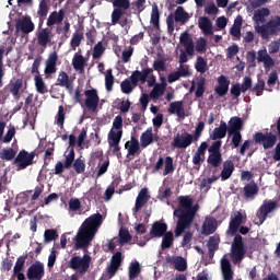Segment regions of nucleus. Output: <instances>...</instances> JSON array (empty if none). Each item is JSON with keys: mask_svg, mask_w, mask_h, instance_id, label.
Segmentation results:
<instances>
[{"mask_svg": "<svg viewBox=\"0 0 280 280\" xmlns=\"http://www.w3.org/2000/svg\"><path fill=\"white\" fill-rule=\"evenodd\" d=\"M198 205L194 206V199L191 197H178V207L173 212V215L177 218L175 237H180L194 224L196 213H198Z\"/></svg>", "mask_w": 280, "mask_h": 280, "instance_id": "nucleus-1", "label": "nucleus"}, {"mask_svg": "<svg viewBox=\"0 0 280 280\" xmlns=\"http://www.w3.org/2000/svg\"><path fill=\"white\" fill-rule=\"evenodd\" d=\"M102 213L97 212L84 220V222L81 224V228L79 229V232L74 237V250L89 248V244L93 242L95 233H97V230L100 229V226H102Z\"/></svg>", "mask_w": 280, "mask_h": 280, "instance_id": "nucleus-2", "label": "nucleus"}, {"mask_svg": "<svg viewBox=\"0 0 280 280\" xmlns=\"http://www.w3.org/2000/svg\"><path fill=\"white\" fill-rule=\"evenodd\" d=\"M255 32L259 34L264 40H268L270 36H278L280 34V16H276L262 25L255 26Z\"/></svg>", "mask_w": 280, "mask_h": 280, "instance_id": "nucleus-3", "label": "nucleus"}, {"mask_svg": "<svg viewBox=\"0 0 280 280\" xmlns=\"http://www.w3.org/2000/svg\"><path fill=\"white\" fill-rule=\"evenodd\" d=\"M244 257H246V247H244V238L242 237V235L236 234L231 246V259L233 264L237 265L241 261H244Z\"/></svg>", "mask_w": 280, "mask_h": 280, "instance_id": "nucleus-4", "label": "nucleus"}, {"mask_svg": "<svg viewBox=\"0 0 280 280\" xmlns=\"http://www.w3.org/2000/svg\"><path fill=\"white\" fill-rule=\"evenodd\" d=\"M179 43H182V45H184L185 50H180L178 62H179V65H185V62H187L189 60V58H187V56H194V54H196V49L194 46V39L187 32H184V33H182V35L179 37Z\"/></svg>", "mask_w": 280, "mask_h": 280, "instance_id": "nucleus-5", "label": "nucleus"}, {"mask_svg": "<svg viewBox=\"0 0 280 280\" xmlns=\"http://www.w3.org/2000/svg\"><path fill=\"white\" fill-rule=\"evenodd\" d=\"M222 140H217L208 148L209 156L207 159L208 165L211 167H220L222 165Z\"/></svg>", "mask_w": 280, "mask_h": 280, "instance_id": "nucleus-6", "label": "nucleus"}, {"mask_svg": "<svg viewBox=\"0 0 280 280\" xmlns=\"http://www.w3.org/2000/svg\"><path fill=\"white\" fill-rule=\"evenodd\" d=\"M69 268L78 270L79 275H86L91 268V256L89 254H84L83 257L73 256L69 261Z\"/></svg>", "mask_w": 280, "mask_h": 280, "instance_id": "nucleus-7", "label": "nucleus"}, {"mask_svg": "<svg viewBox=\"0 0 280 280\" xmlns=\"http://www.w3.org/2000/svg\"><path fill=\"white\" fill-rule=\"evenodd\" d=\"M113 12H112V24L117 25L121 20V16L128 14L126 11L130 10V0H112Z\"/></svg>", "mask_w": 280, "mask_h": 280, "instance_id": "nucleus-8", "label": "nucleus"}, {"mask_svg": "<svg viewBox=\"0 0 280 280\" xmlns=\"http://www.w3.org/2000/svg\"><path fill=\"white\" fill-rule=\"evenodd\" d=\"M254 142L262 145L264 150H270L273 145H277L278 137L272 132H256L253 136Z\"/></svg>", "mask_w": 280, "mask_h": 280, "instance_id": "nucleus-9", "label": "nucleus"}, {"mask_svg": "<svg viewBox=\"0 0 280 280\" xmlns=\"http://www.w3.org/2000/svg\"><path fill=\"white\" fill-rule=\"evenodd\" d=\"M34 159H36L35 152H27L25 150H21L14 159V165L19 167V170H27L30 165H34Z\"/></svg>", "mask_w": 280, "mask_h": 280, "instance_id": "nucleus-10", "label": "nucleus"}, {"mask_svg": "<svg viewBox=\"0 0 280 280\" xmlns=\"http://www.w3.org/2000/svg\"><path fill=\"white\" fill-rule=\"evenodd\" d=\"M194 141H196L194 135L184 131L182 135L177 133L176 137H174L171 147L176 148L177 150H186V148H189Z\"/></svg>", "mask_w": 280, "mask_h": 280, "instance_id": "nucleus-11", "label": "nucleus"}, {"mask_svg": "<svg viewBox=\"0 0 280 280\" xmlns=\"http://www.w3.org/2000/svg\"><path fill=\"white\" fill-rule=\"evenodd\" d=\"M85 95V107L88 110H92V113H97V106H100V95L97 94L96 89L86 90L84 92Z\"/></svg>", "mask_w": 280, "mask_h": 280, "instance_id": "nucleus-12", "label": "nucleus"}, {"mask_svg": "<svg viewBox=\"0 0 280 280\" xmlns=\"http://www.w3.org/2000/svg\"><path fill=\"white\" fill-rule=\"evenodd\" d=\"M152 73H154L152 68H144L142 71L136 70L131 73L129 80H131L133 86H139V82L145 84V82H148V78H150Z\"/></svg>", "mask_w": 280, "mask_h": 280, "instance_id": "nucleus-13", "label": "nucleus"}, {"mask_svg": "<svg viewBox=\"0 0 280 280\" xmlns=\"http://www.w3.org/2000/svg\"><path fill=\"white\" fill-rule=\"evenodd\" d=\"M26 277L28 280H42L45 277V265L40 261H35L28 267Z\"/></svg>", "mask_w": 280, "mask_h": 280, "instance_id": "nucleus-14", "label": "nucleus"}, {"mask_svg": "<svg viewBox=\"0 0 280 280\" xmlns=\"http://www.w3.org/2000/svg\"><path fill=\"white\" fill-rule=\"evenodd\" d=\"M36 38L37 45L43 47V49H47V46L51 45V40H54V33L49 27L42 28L36 33Z\"/></svg>", "mask_w": 280, "mask_h": 280, "instance_id": "nucleus-15", "label": "nucleus"}, {"mask_svg": "<svg viewBox=\"0 0 280 280\" xmlns=\"http://www.w3.org/2000/svg\"><path fill=\"white\" fill-rule=\"evenodd\" d=\"M124 262V257L121 256V252H116L110 259L109 265L107 266V275L109 279H113L117 275L119 268H121V264Z\"/></svg>", "mask_w": 280, "mask_h": 280, "instance_id": "nucleus-16", "label": "nucleus"}, {"mask_svg": "<svg viewBox=\"0 0 280 280\" xmlns=\"http://www.w3.org/2000/svg\"><path fill=\"white\" fill-rule=\"evenodd\" d=\"M55 85L66 89L68 93H73V79H71L65 71L59 72Z\"/></svg>", "mask_w": 280, "mask_h": 280, "instance_id": "nucleus-17", "label": "nucleus"}, {"mask_svg": "<svg viewBox=\"0 0 280 280\" xmlns=\"http://www.w3.org/2000/svg\"><path fill=\"white\" fill-rule=\"evenodd\" d=\"M276 209H277V201H269L260 206L257 212V218L260 224H264V222H266V219L268 218V213H272V211H275Z\"/></svg>", "mask_w": 280, "mask_h": 280, "instance_id": "nucleus-18", "label": "nucleus"}, {"mask_svg": "<svg viewBox=\"0 0 280 280\" xmlns=\"http://www.w3.org/2000/svg\"><path fill=\"white\" fill-rule=\"evenodd\" d=\"M244 223V215H242V212L237 211L235 213V217H233L230 221L229 230H228V235H235L237 231H240V226Z\"/></svg>", "mask_w": 280, "mask_h": 280, "instance_id": "nucleus-19", "label": "nucleus"}, {"mask_svg": "<svg viewBox=\"0 0 280 280\" xmlns=\"http://www.w3.org/2000/svg\"><path fill=\"white\" fill-rule=\"evenodd\" d=\"M34 22H32V18H25L24 20H19L15 24L16 32H21L22 34H31L34 32Z\"/></svg>", "mask_w": 280, "mask_h": 280, "instance_id": "nucleus-20", "label": "nucleus"}, {"mask_svg": "<svg viewBox=\"0 0 280 280\" xmlns=\"http://www.w3.org/2000/svg\"><path fill=\"white\" fill-rule=\"evenodd\" d=\"M198 27L201 30L205 36H213V22L207 16H200L198 19Z\"/></svg>", "mask_w": 280, "mask_h": 280, "instance_id": "nucleus-21", "label": "nucleus"}, {"mask_svg": "<svg viewBox=\"0 0 280 280\" xmlns=\"http://www.w3.org/2000/svg\"><path fill=\"white\" fill-rule=\"evenodd\" d=\"M148 200H150V195H148V188H142L138 194V197L136 198L133 213H139V211L143 209V206L148 205Z\"/></svg>", "mask_w": 280, "mask_h": 280, "instance_id": "nucleus-22", "label": "nucleus"}, {"mask_svg": "<svg viewBox=\"0 0 280 280\" xmlns=\"http://www.w3.org/2000/svg\"><path fill=\"white\" fill-rule=\"evenodd\" d=\"M125 149L127 150L128 156H139L141 154L139 140L135 137H131V140L125 143Z\"/></svg>", "mask_w": 280, "mask_h": 280, "instance_id": "nucleus-23", "label": "nucleus"}, {"mask_svg": "<svg viewBox=\"0 0 280 280\" xmlns=\"http://www.w3.org/2000/svg\"><path fill=\"white\" fill-rule=\"evenodd\" d=\"M166 264H172L178 272H185L187 270V259L182 256L167 257Z\"/></svg>", "mask_w": 280, "mask_h": 280, "instance_id": "nucleus-24", "label": "nucleus"}, {"mask_svg": "<svg viewBox=\"0 0 280 280\" xmlns=\"http://www.w3.org/2000/svg\"><path fill=\"white\" fill-rule=\"evenodd\" d=\"M221 272L223 280H233L235 277V271H233V266L228 258L221 259Z\"/></svg>", "mask_w": 280, "mask_h": 280, "instance_id": "nucleus-25", "label": "nucleus"}, {"mask_svg": "<svg viewBox=\"0 0 280 280\" xmlns=\"http://www.w3.org/2000/svg\"><path fill=\"white\" fill-rule=\"evenodd\" d=\"M218 84L219 85L214 88V92L217 93V95H219V97H224V95L229 93V86L231 84V81L224 75H220L218 78Z\"/></svg>", "mask_w": 280, "mask_h": 280, "instance_id": "nucleus-26", "label": "nucleus"}, {"mask_svg": "<svg viewBox=\"0 0 280 280\" xmlns=\"http://www.w3.org/2000/svg\"><path fill=\"white\" fill-rule=\"evenodd\" d=\"M58 63V54L52 52L49 55L48 59L46 60V67H45V74L46 75H54L56 71H58V68H56V65Z\"/></svg>", "mask_w": 280, "mask_h": 280, "instance_id": "nucleus-27", "label": "nucleus"}, {"mask_svg": "<svg viewBox=\"0 0 280 280\" xmlns=\"http://www.w3.org/2000/svg\"><path fill=\"white\" fill-rule=\"evenodd\" d=\"M121 133H113V131L108 132L107 141L109 148L113 149V154H117L121 150V147H119V143H121Z\"/></svg>", "mask_w": 280, "mask_h": 280, "instance_id": "nucleus-28", "label": "nucleus"}, {"mask_svg": "<svg viewBox=\"0 0 280 280\" xmlns=\"http://www.w3.org/2000/svg\"><path fill=\"white\" fill-rule=\"evenodd\" d=\"M167 233V223L155 221L150 230L151 237H163Z\"/></svg>", "mask_w": 280, "mask_h": 280, "instance_id": "nucleus-29", "label": "nucleus"}, {"mask_svg": "<svg viewBox=\"0 0 280 280\" xmlns=\"http://www.w3.org/2000/svg\"><path fill=\"white\" fill-rule=\"evenodd\" d=\"M154 141H159V137H154V133H152V127H149L144 132L141 133L140 145L141 148H148V145H151V143H154Z\"/></svg>", "mask_w": 280, "mask_h": 280, "instance_id": "nucleus-30", "label": "nucleus"}, {"mask_svg": "<svg viewBox=\"0 0 280 280\" xmlns=\"http://www.w3.org/2000/svg\"><path fill=\"white\" fill-rule=\"evenodd\" d=\"M65 21V11L62 9L58 11H52L46 22L47 27H54V25H58Z\"/></svg>", "mask_w": 280, "mask_h": 280, "instance_id": "nucleus-31", "label": "nucleus"}, {"mask_svg": "<svg viewBox=\"0 0 280 280\" xmlns=\"http://www.w3.org/2000/svg\"><path fill=\"white\" fill-rule=\"evenodd\" d=\"M244 128V120L240 117L234 116L229 120L228 135L231 137L233 132H242Z\"/></svg>", "mask_w": 280, "mask_h": 280, "instance_id": "nucleus-32", "label": "nucleus"}, {"mask_svg": "<svg viewBox=\"0 0 280 280\" xmlns=\"http://www.w3.org/2000/svg\"><path fill=\"white\" fill-rule=\"evenodd\" d=\"M226 132H229V126L224 120H221L220 126L214 128L212 133L210 135V139H212V141H218V139H224V137H226Z\"/></svg>", "mask_w": 280, "mask_h": 280, "instance_id": "nucleus-33", "label": "nucleus"}, {"mask_svg": "<svg viewBox=\"0 0 280 280\" xmlns=\"http://www.w3.org/2000/svg\"><path fill=\"white\" fill-rule=\"evenodd\" d=\"M170 115H177L179 119H185V107L183 106V101H175L170 104L168 107Z\"/></svg>", "mask_w": 280, "mask_h": 280, "instance_id": "nucleus-34", "label": "nucleus"}, {"mask_svg": "<svg viewBox=\"0 0 280 280\" xmlns=\"http://www.w3.org/2000/svg\"><path fill=\"white\" fill-rule=\"evenodd\" d=\"M243 191L247 200H255V197L259 194V186L255 182H250L244 186Z\"/></svg>", "mask_w": 280, "mask_h": 280, "instance_id": "nucleus-35", "label": "nucleus"}, {"mask_svg": "<svg viewBox=\"0 0 280 280\" xmlns=\"http://www.w3.org/2000/svg\"><path fill=\"white\" fill-rule=\"evenodd\" d=\"M233 172H235V163H233L232 160H226L221 171V180H229V178L233 176Z\"/></svg>", "mask_w": 280, "mask_h": 280, "instance_id": "nucleus-36", "label": "nucleus"}, {"mask_svg": "<svg viewBox=\"0 0 280 280\" xmlns=\"http://www.w3.org/2000/svg\"><path fill=\"white\" fill-rule=\"evenodd\" d=\"M218 221L214 218H208L202 224L201 233L202 235H213V232L217 231Z\"/></svg>", "mask_w": 280, "mask_h": 280, "instance_id": "nucleus-37", "label": "nucleus"}, {"mask_svg": "<svg viewBox=\"0 0 280 280\" xmlns=\"http://www.w3.org/2000/svg\"><path fill=\"white\" fill-rule=\"evenodd\" d=\"M8 89L15 100H20V91L23 89V79H16L14 82L11 81Z\"/></svg>", "mask_w": 280, "mask_h": 280, "instance_id": "nucleus-38", "label": "nucleus"}, {"mask_svg": "<svg viewBox=\"0 0 280 280\" xmlns=\"http://www.w3.org/2000/svg\"><path fill=\"white\" fill-rule=\"evenodd\" d=\"M47 14H49V4H47L46 0H40L37 11V16L39 18V27L43 26L45 19H47Z\"/></svg>", "mask_w": 280, "mask_h": 280, "instance_id": "nucleus-39", "label": "nucleus"}, {"mask_svg": "<svg viewBox=\"0 0 280 280\" xmlns=\"http://www.w3.org/2000/svg\"><path fill=\"white\" fill-rule=\"evenodd\" d=\"M109 132H113L114 135L120 133V137H124V118L121 115H118L114 118L113 127Z\"/></svg>", "mask_w": 280, "mask_h": 280, "instance_id": "nucleus-40", "label": "nucleus"}, {"mask_svg": "<svg viewBox=\"0 0 280 280\" xmlns=\"http://www.w3.org/2000/svg\"><path fill=\"white\" fill-rule=\"evenodd\" d=\"M174 19H175L176 23H182L183 25H185V23H187V21H189V13H187L185 11V8L177 7V9L175 10V13H174Z\"/></svg>", "mask_w": 280, "mask_h": 280, "instance_id": "nucleus-41", "label": "nucleus"}, {"mask_svg": "<svg viewBox=\"0 0 280 280\" xmlns=\"http://www.w3.org/2000/svg\"><path fill=\"white\" fill-rule=\"evenodd\" d=\"M140 275H141V265L139 264V261L136 260L133 262H130L128 268V279L135 280Z\"/></svg>", "mask_w": 280, "mask_h": 280, "instance_id": "nucleus-42", "label": "nucleus"}, {"mask_svg": "<svg viewBox=\"0 0 280 280\" xmlns=\"http://www.w3.org/2000/svg\"><path fill=\"white\" fill-rule=\"evenodd\" d=\"M266 16H270V9L262 8L255 11L253 20L255 23H266Z\"/></svg>", "mask_w": 280, "mask_h": 280, "instance_id": "nucleus-43", "label": "nucleus"}, {"mask_svg": "<svg viewBox=\"0 0 280 280\" xmlns=\"http://www.w3.org/2000/svg\"><path fill=\"white\" fill-rule=\"evenodd\" d=\"M72 67L75 71H84V67H86V59H84V56L74 54Z\"/></svg>", "mask_w": 280, "mask_h": 280, "instance_id": "nucleus-44", "label": "nucleus"}, {"mask_svg": "<svg viewBox=\"0 0 280 280\" xmlns=\"http://www.w3.org/2000/svg\"><path fill=\"white\" fill-rule=\"evenodd\" d=\"M162 237H163L162 244H161L162 250H167V248H172V246H174V233L173 232H166Z\"/></svg>", "mask_w": 280, "mask_h": 280, "instance_id": "nucleus-45", "label": "nucleus"}, {"mask_svg": "<svg viewBox=\"0 0 280 280\" xmlns=\"http://www.w3.org/2000/svg\"><path fill=\"white\" fill-rule=\"evenodd\" d=\"M161 19V13L159 12V5L154 4L152 7L151 12V23L155 30H160L161 25L159 24V21Z\"/></svg>", "mask_w": 280, "mask_h": 280, "instance_id": "nucleus-46", "label": "nucleus"}, {"mask_svg": "<svg viewBox=\"0 0 280 280\" xmlns=\"http://www.w3.org/2000/svg\"><path fill=\"white\" fill-rule=\"evenodd\" d=\"M34 82H35V89L37 93H40V95H45V93H47V85L45 84L43 77L35 75Z\"/></svg>", "mask_w": 280, "mask_h": 280, "instance_id": "nucleus-47", "label": "nucleus"}, {"mask_svg": "<svg viewBox=\"0 0 280 280\" xmlns=\"http://www.w3.org/2000/svg\"><path fill=\"white\" fill-rule=\"evenodd\" d=\"M0 159H2V161H13V159H16V151L12 148L2 149Z\"/></svg>", "mask_w": 280, "mask_h": 280, "instance_id": "nucleus-48", "label": "nucleus"}, {"mask_svg": "<svg viewBox=\"0 0 280 280\" xmlns=\"http://www.w3.org/2000/svg\"><path fill=\"white\" fill-rule=\"evenodd\" d=\"M136 88L137 86L132 84V81L130 79H125L120 83V90L122 93H125V95H130V93H132V91H135Z\"/></svg>", "mask_w": 280, "mask_h": 280, "instance_id": "nucleus-49", "label": "nucleus"}, {"mask_svg": "<svg viewBox=\"0 0 280 280\" xmlns=\"http://www.w3.org/2000/svg\"><path fill=\"white\" fill-rule=\"evenodd\" d=\"M163 93H165V85L155 84L153 90L150 92V97L151 100H159Z\"/></svg>", "mask_w": 280, "mask_h": 280, "instance_id": "nucleus-50", "label": "nucleus"}, {"mask_svg": "<svg viewBox=\"0 0 280 280\" xmlns=\"http://www.w3.org/2000/svg\"><path fill=\"white\" fill-rule=\"evenodd\" d=\"M115 84V77L113 75V70L108 69L105 75V89L110 93L113 91V86Z\"/></svg>", "mask_w": 280, "mask_h": 280, "instance_id": "nucleus-51", "label": "nucleus"}, {"mask_svg": "<svg viewBox=\"0 0 280 280\" xmlns=\"http://www.w3.org/2000/svg\"><path fill=\"white\" fill-rule=\"evenodd\" d=\"M106 51V48H104V44L102 42H98L94 48H93V60H100L101 56H104V52Z\"/></svg>", "mask_w": 280, "mask_h": 280, "instance_id": "nucleus-52", "label": "nucleus"}, {"mask_svg": "<svg viewBox=\"0 0 280 280\" xmlns=\"http://www.w3.org/2000/svg\"><path fill=\"white\" fill-rule=\"evenodd\" d=\"M58 237V231L54 229L45 230L44 232V242L46 244H49L50 242H55V240Z\"/></svg>", "mask_w": 280, "mask_h": 280, "instance_id": "nucleus-53", "label": "nucleus"}, {"mask_svg": "<svg viewBox=\"0 0 280 280\" xmlns=\"http://www.w3.org/2000/svg\"><path fill=\"white\" fill-rule=\"evenodd\" d=\"M174 159L172 156H166L164 160V172L163 176H167V174H172L174 172Z\"/></svg>", "mask_w": 280, "mask_h": 280, "instance_id": "nucleus-54", "label": "nucleus"}, {"mask_svg": "<svg viewBox=\"0 0 280 280\" xmlns=\"http://www.w3.org/2000/svg\"><path fill=\"white\" fill-rule=\"evenodd\" d=\"M195 69L198 71V73H207V60H205L201 56H198L195 63Z\"/></svg>", "mask_w": 280, "mask_h": 280, "instance_id": "nucleus-55", "label": "nucleus"}, {"mask_svg": "<svg viewBox=\"0 0 280 280\" xmlns=\"http://www.w3.org/2000/svg\"><path fill=\"white\" fill-rule=\"evenodd\" d=\"M82 209V202L78 198H71L69 200V213H75V211H80Z\"/></svg>", "mask_w": 280, "mask_h": 280, "instance_id": "nucleus-56", "label": "nucleus"}, {"mask_svg": "<svg viewBox=\"0 0 280 280\" xmlns=\"http://www.w3.org/2000/svg\"><path fill=\"white\" fill-rule=\"evenodd\" d=\"M205 84H207V79H205V78H201L197 82V89L195 92V96L197 97V100H200V97H202L205 95Z\"/></svg>", "mask_w": 280, "mask_h": 280, "instance_id": "nucleus-57", "label": "nucleus"}, {"mask_svg": "<svg viewBox=\"0 0 280 280\" xmlns=\"http://www.w3.org/2000/svg\"><path fill=\"white\" fill-rule=\"evenodd\" d=\"M26 259H27V255L20 256L16 259V262H15L14 268H13V272H15V273L23 272V268H25Z\"/></svg>", "mask_w": 280, "mask_h": 280, "instance_id": "nucleus-58", "label": "nucleus"}, {"mask_svg": "<svg viewBox=\"0 0 280 280\" xmlns=\"http://www.w3.org/2000/svg\"><path fill=\"white\" fill-rule=\"evenodd\" d=\"M54 150H55L54 143L49 142L46 150H45L44 165H49V161H51V159H54Z\"/></svg>", "mask_w": 280, "mask_h": 280, "instance_id": "nucleus-59", "label": "nucleus"}, {"mask_svg": "<svg viewBox=\"0 0 280 280\" xmlns=\"http://www.w3.org/2000/svg\"><path fill=\"white\" fill-rule=\"evenodd\" d=\"M73 161H75V150L71 149L68 155H66V160L63 163L65 170L71 168V165H73Z\"/></svg>", "mask_w": 280, "mask_h": 280, "instance_id": "nucleus-60", "label": "nucleus"}, {"mask_svg": "<svg viewBox=\"0 0 280 280\" xmlns=\"http://www.w3.org/2000/svg\"><path fill=\"white\" fill-rule=\"evenodd\" d=\"M73 167L77 174H84L86 164H84V160H82V158H78L73 163Z\"/></svg>", "mask_w": 280, "mask_h": 280, "instance_id": "nucleus-61", "label": "nucleus"}, {"mask_svg": "<svg viewBox=\"0 0 280 280\" xmlns=\"http://www.w3.org/2000/svg\"><path fill=\"white\" fill-rule=\"evenodd\" d=\"M82 38H84V35L82 33L77 32L72 35V38L70 40V45H71L72 49L80 47V45L82 43Z\"/></svg>", "mask_w": 280, "mask_h": 280, "instance_id": "nucleus-62", "label": "nucleus"}, {"mask_svg": "<svg viewBox=\"0 0 280 280\" xmlns=\"http://www.w3.org/2000/svg\"><path fill=\"white\" fill-rule=\"evenodd\" d=\"M132 240V235H130V232L126 229H121L119 231V242L120 244H128Z\"/></svg>", "mask_w": 280, "mask_h": 280, "instance_id": "nucleus-63", "label": "nucleus"}, {"mask_svg": "<svg viewBox=\"0 0 280 280\" xmlns=\"http://www.w3.org/2000/svg\"><path fill=\"white\" fill-rule=\"evenodd\" d=\"M266 86V82L261 79H258L257 83L252 88V93H256V95H261L264 93V89Z\"/></svg>", "mask_w": 280, "mask_h": 280, "instance_id": "nucleus-64", "label": "nucleus"}]
</instances>
